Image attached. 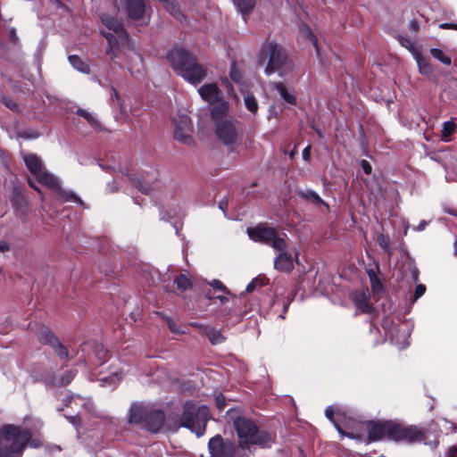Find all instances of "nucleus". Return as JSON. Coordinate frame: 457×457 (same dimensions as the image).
<instances>
[{"instance_id": "43", "label": "nucleus", "mask_w": 457, "mask_h": 457, "mask_svg": "<svg viewBox=\"0 0 457 457\" xmlns=\"http://www.w3.org/2000/svg\"><path fill=\"white\" fill-rule=\"evenodd\" d=\"M215 401H216L217 407L220 410H222L225 407V405H226L225 397L222 395H218L215 398Z\"/></svg>"}, {"instance_id": "63", "label": "nucleus", "mask_w": 457, "mask_h": 457, "mask_svg": "<svg viewBox=\"0 0 457 457\" xmlns=\"http://www.w3.org/2000/svg\"><path fill=\"white\" fill-rule=\"evenodd\" d=\"M454 253L457 255V242L454 244Z\"/></svg>"}, {"instance_id": "29", "label": "nucleus", "mask_w": 457, "mask_h": 457, "mask_svg": "<svg viewBox=\"0 0 457 457\" xmlns=\"http://www.w3.org/2000/svg\"><path fill=\"white\" fill-rule=\"evenodd\" d=\"M242 14L249 13L255 6V0H232Z\"/></svg>"}, {"instance_id": "41", "label": "nucleus", "mask_w": 457, "mask_h": 457, "mask_svg": "<svg viewBox=\"0 0 457 457\" xmlns=\"http://www.w3.org/2000/svg\"><path fill=\"white\" fill-rule=\"evenodd\" d=\"M425 291H426V287L424 285H422V284H419L416 287V289H415V298H414V300H417L418 298L422 296L425 294Z\"/></svg>"}, {"instance_id": "49", "label": "nucleus", "mask_w": 457, "mask_h": 457, "mask_svg": "<svg viewBox=\"0 0 457 457\" xmlns=\"http://www.w3.org/2000/svg\"><path fill=\"white\" fill-rule=\"evenodd\" d=\"M168 326H169V328L170 329V331L173 332V333H177V334L183 333L179 328H177V327L175 326L174 322L171 321L170 320H168Z\"/></svg>"}, {"instance_id": "44", "label": "nucleus", "mask_w": 457, "mask_h": 457, "mask_svg": "<svg viewBox=\"0 0 457 457\" xmlns=\"http://www.w3.org/2000/svg\"><path fill=\"white\" fill-rule=\"evenodd\" d=\"M378 240L379 245L382 246L383 248L387 249L389 247V239L385 236H379Z\"/></svg>"}, {"instance_id": "53", "label": "nucleus", "mask_w": 457, "mask_h": 457, "mask_svg": "<svg viewBox=\"0 0 457 457\" xmlns=\"http://www.w3.org/2000/svg\"><path fill=\"white\" fill-rule=\"evenodd\" d=\"M10 246L5 241H0V252L4 253L9 251Z\"/></svg>"}, {"instance_id": "4", "label": "nucleus", "mask_w": 457, "mask_h": 457, "mask_svg": "<svg viewBox=\"0 0 457 457\" xmlns=\"http://www.w3.org/2000/svg\"><path fill=\"white\" fill-rule=\"evenodd\" d=\"M30 431L12 425L3 428L0 435V457H21L26 444L31 447L40 445L37 440H30Z\"/></svg>"}, {"instance_id": "6", "label": "nucleus", "mask_w": 457, "mask_h": 457, "mask_svg": "<svg viewBox=\"0 0 457 457\" xmlns=\"http://www.w3.org/2000/svg\"><path fill=\"white\" fill-rule=\"evenodd\" d=\"M167 58L175 71L192 84L200 83L205 77V71L195 58L187 51L180 48L169 52Z\"/></svg>"}, {"instance_id": "39", "label": "nucleus", "mask_w": 457, "mask_h": 457, "mask_svg": "<svg viewBox=\"0 0 457 457\" xmlns=\"http://www.w3.org/2000/svg\"><path fill=\"white\" fill-rule=\"evenodd\" d=\"M230 79L236 82V83H239L240 82V79L242 78L241 76V72L239 70L237 69V67L235 65H232L231 69H230Z\"/></svg>"}, {"instance_id": "13", "label": "nucleus", "mask_w": 457, "mask_h": 457, "mask_svg": "<svg viewBox=\"0 0 457 457\" xmlns=\"http://www.w3.org/2000/svg\"><path fill=\"white\" fill-rule=\"evenodd\" d=\"M393 422H369L367 431L369 434V442L378 441L384 438L391 440Z\"/></svg>"}, {"instance_id": "12", "label": "nucleus", "mask_w": 457, "mask_h": 457, "mask_svg": "<svg viewBox=\"0 0 457 457\" xmlns=\"http://www.w3.org/2000/svg\"><path fill=\"white\" fill-rule=\"evenodd\" d=\"M208 449L212 457H233L236 454L234 444L230 441H224L220 435L210 439Z\"/></svg>"}, {"instance_id": "16", "label": "nucleus", "mask_w": 457, "mask_h": 457, "mask_svg": "<svg viewBox=\"0 0 457 457\" xmlns=\"http://www.w3.org/2000/svg\"><path fill=\"white\" fill-rule=\"evenodd\" d=\"M145 426L153 433L158 432L164 422V413L161 411L148 412L145 417Z\"/></svg>"}, {"instance_id": "37", "label": "nucleus", "mask_w": 457, "mask_h": 457, "mask_svg": "<svg viewBox=\"0 0 457 457\" xmlns=\"http://www.w3.org/2000/svg\"><path fill=\"white\" fill-rule=\"evenodd\" d=\"M122 378V373L121 372H114L108 378H101V382L103 383V386H115L117 383H119Z\"/></svg>"}, {"instance_id": "64", "label": "nucleus", "mask_w": 457, "mask_h": 457, "mask_svg": "<svg viewBox=\"0 0 457 457\" xmlns=\"http://www.w3.org/2000/svg\"><path fill=\"white\" fill-rule=\"evenodd\" d=\"M128 69H129V70H131V69H132V67L130 66V64H129V65H128Z\"/></svg>"}, {"instance_id": "17", "label": "nucleus", "mask_w": 457, "mask_h": 457, "mask_svg": "<svg viewBox=\"0 0 457 457\" xmlns=\"http://www.w3.org/2000/svg\"><path fill=\"white\" fill-rule=\"evenodd\" d=\"M127 12L130 19H140L145 12V2L143 0H128Z\"/></svg>"}, {"instance_id": "51", "label": "nucleus", "mask_w": 457, "mask_h": 457, "mask_svg": "<svg viewBox=\"0 0 457 457\" xmlns=\"http://www.w3.org/2000/svg\"><path fill=\"white\" fill-rule=\"evenodd\" d=\"M446 456L457 457V446H451L446 453Z\"/></svg>"}, {"instance_id": "2", "label": "nucleus", "mask_w": 457, "mask_h": 457, "mask_svg": "<svg viewBox=\"0 0 457 457\" xmlns=\"http://www.w3.org/2000/svg\"><path fill=\"white\" fill-rule=\"evenodd\" d=\"M101 21L104 27L101 30V34L106 38L108 43V46L105 50L106 54L109 55L112 60L120 58L123 54H125L128 59L132 57L139 59V56H137L131 46L122 23L108 14H103Z\"/></svg>"}, {"instance_id": "3", "label": "nucleus", "mask_w": 457, "mask_h": 457, "mask_svg": "<svg viewBox=\"0 0 457 457\" xmlns=\"http://www.w3.org/2000/svg\"><path fill=\"white\" fill-rule=\"evenodd\" d=\"M101 21L104 27L101 30V34L106 38L108 43V46L105 50L106 54L109 55L112 60L120 58L123 54H125L128 59L132 57L139 59V56H137L131 46L122 23L108 14H103Z\"/></svg>"}, {"instance_id": "55", "label": "nucleus", "mask_w": 457, "mask_h": 457, "mask_svg": "<svg viewBox=\"0 0 457 457\" xmlns=\"http://www.w3.org/2000/svg\"><path fill=\"white\" fill-rule=\"evenodd\" d=\"M217 299H219L221 303H225L228 301V297L226 295H218Z\"/></svg>"}, {"instance_id": "59", "label": "nucleus", "mask_w": 457, "mask_h": 457, "mask_svg": "<svg viewBox=\"0 0 457 457\" xmlns=\"http://www.w3.org/2000/svg\"><path fill=\"white\" fill-rule=\"evenodd\" d=\"M427 225V222L425 220H422L419 226L417 227V230H423Z\"/></svg>"}, {"instance_id": "52", "label": "nucleus", "mask_w": 457, "mask_h": 457, "mask_svg": "<svg viewBox=\"0 0 457 457\" xmlns=\"http://www.w3.org/2000/svg\"><path fill=\"white\" fill-rule=\"evenodd\" d=\"M310 155H311V146L308 145L303 150V160L309 161Z\"/></svg>"}, {"instance_id": "34", "label": "nucleus", "mask_w": 457, "mask_h": 457, "mask_svg": "<svg viewBox=\"0 0 457 457\" xmlns=\"http://www.w3.org/2000/svg\"><path fill=\"white\" fill-rule=\"evenodd\" d=\"M75 375L74 370H67L60 378H54L53 383L57 386H66L71 383Z\"/></svg>"}, {"instance_id": "42", "label": "nucleus", "mask_w": 457, "mask_h": 457, "mask_svg": "<svg viewBox=\"0 0 457 457\" xmlns=\"http://www.w3.org/2000/svg\"><path fill=\"white\" fill-rule=\"evenodd\" d=\"M260 284L261 285V282H260V279L259 278H254L253 279L247 286H246V288H245V291L247 293H251L254 290V288L256 287V286Z\"/></svg>"}, {"instance_id": "48", "label": "nucleus", "mask_w": 457, "mask_h": 457, "mask_svg": "<svg viewBox=\"0 0 457 457\" xmlns=\"http://www.w3.org/2000/svg\"><path fill=\"white\" fill-rule=\"evenodd\" d=\"M166 8L169 12H170L175 16L180 14L179 10L173 4L168 3L166 5Z\"/></svg>"}, {"instance_id": "33", "label": "nucleus", "mask_w": 457, "mask_h": 457, "mask_svg": "<svg viewBox=\"0 0 457 457\" xmlns=\"http://www.w3.org/2000/svg\"><path fill=\"white\" fill-rule=\"evenodd\" d=\"M54 192L57 194L59 199L62 202L73 201V202H78L79 204H82V201L78 196H76L75 194L62 189L61 185H59V190H54Z\"/></svg>"}, {"instance_id": "7", "label": "nucleus", "mask_w": 457, "mask_h": 457, "mask_svg": "<svg viewBox=\"0 0 457 457\" xmlns=\"http://www.w3.org/2000/svg\"><path fill=\"white\" fill-rule=\"evenodd\" d=\"M260 62H267L264 71L268 76L278 73L279 77H287L293 71V64L287 59L283 47L272 41L263 44L260 53Z\"/></svg>"}, {"instance_id": "25", "label": "nucleus", "mask_w": 457, "mask_h": 457, "mask_svg": "<svg viewBox=\"0 0 457 457\" xmlns=\"http://www.w3.org/2000/svg\"><path fill=\"white\" fill-rule=\"evenodd\" d=\"M47 343L61 359L68 358V351L52 334L47 335Z\"/></svg>"}, {"instance_id": "20", "label": "nucleus", "mask_w": 457, "mask_h": 457, "mask_svg": "<svg viewBox=\"0 0 457 457\" xmlns=\"http://www.w3.org/2000/svg\"><path fill=\"white\" fill-rule=\"evenodd\" d=\"M24 162L28 170L36 177L39 172L44 170L40 159L33 154H25L23 156Z\"/></svg>"}, {"instance_id": "45", "label": "nucleus", "mask_w": 457, "mask_h": 457, "mask_svg": "<svg viewBox=\"0 0 457 457\" xmlns=\"http://www.w3.org/2000/svg\"><path fill=\"white\" fill-rule=\"evenodd\" d=\"M361 168L363 169V170H364V172L366 174H370L371 173L372 167H371V165L370 164L369 162H367L366 160H362L361 162Z\"/></svg>"}, {"instance_id": "18", "label": "nucleus", "mask_w": 457, "mask_h": 457, "mask_svg": "<svg viewBox=\"0 0 457 457\" xmlns=\"http://www.w3.org/2000/svg\"><path fill=\"white\" fill-rule=\"evenodd\" d=\"M37 180L46 187L47 188L54 191L59 190V179L52 173L46 170H42L36 176Z\"/></svg>"}, {"instance_id": "36", "label": "nucleus", "mask_w": 457, "mask_h": 457, "mask_svg": "<svg viewBox=\"0 0 457 457\" xmlns=\"http://www.w3.org/2000/svg\"><path fill=\"white\" fill-rule=\"evenodd\" d=\"M430 54L432 56L438 60L439 62H443L445 65H450L452 62V60L449 56L445 55V53L438 48H431Z\"/></svg>"}, {"instance_id": "35", "label": "nucleus", "mask_w": 457, "mask_h": 457, "mask_svg": "<svg viewBox=\"0 0 457 457\" xmlns=\"http://www.w3.org/2000/svg\"><path fill=\"white\" fill-rule=\"evenodd\" d=\"M301 34H302V37L304 38V39H307L309 40L312 46L316 48L317 50V54H320V50L318 48V42H317V38L316 37L312 34L311 29L307 26H303L301 28Z\"/></svg>"}, {"instance_id": "40", "label": "nucleus", "mask_w": 457, "mask_h": 457, "mask_svg": "<svg viewBox=\"0 0 457 457\" xmlns=\"http://www.w3.org/2000/svg\"><path fill=\"white\" fill-rule=\"evenodd\" d=\"M211 287L215 290L222 291L226 294H229V291L227 289V287L222 284L221 281L214 279L210 283Z\"/></svg>"}, {"instance_id": "21", "label": "nucleus", "mask_w": 457, "mask_h": 457, "mask_svg": "<svg viewBox=\"0 0 457 457\" xmlns=\"http://www.w3.org/2000/svg\"><path fill=\"white\" fill-rule=\"evenodd\" d=\"M147 412L144 406L140 404H133L129 411V420L130 423H140L145 421Z\"/></svg>"}, {"instance_id": "23", "label": "nucleus", "mask_w": 457, "mask_h": 457, "mask_svg": "<svg viewBox=\"0 0 457 457\" xmlns=\"http://www.w3.org/2000/svg\"><path fill=\"white\" fill-rule=\"evenodd\" d=\"M273 86L279 93L281 98H283L287 103L290 104H296V97L294 90L287 88L285 85L279 82L274 83Z\"/></svg>"}, {"instance_id": "15", "label": "nucleus", "mask_w": 457, "mask_h": 457, "mask_svg": "<svg viewBox=\"0 0 457 457\" xmlns=\"http://www.w3.org/2000/svg\"><path fill=\"white\" fill-rule=\"evenodd\" d=\"M278 255L274 260V268L281 272H290L294 269V261L291 254L286 250L278 251Z\"/></svg>"}, {"instance_id": "11", "label": "nucleus", "mask_w": 457, "mask_h": 457, "mask_svg": "<svg viewBox=\"0 0 457 457\" xmlns=\"http://www.w3.org/2000/svg\"><path fill=\"white\" fill-rule=\"evenodd\" d=\"M174 138L185 145L193 142V126L191 119L187 115H179L174 118Z\"/></svg>"}, {"instance_id": "31", "label": "nucleus", "mask_w": 457, "mask_h": 457, "mask_svg": "<svg viewBox=\"0 0 457 457\" xmlns=\"http://www.w3.org/2000/svg\"><path fill=\"white\" fill-rule=\"evenodd\" d=\"M354 303L356 307L362 312H369L370 311V305L365 293L357 294L354 296Z\"/></svg>"}, {"instance_id": "9", "label": "nucleus", "mask_w": 457, "mask_h": 457, "mask_svg": "<svg viewBox=\"0 0 457 457\" xmlns=\"http://www.w3.org/2000/svg\"><path fill=\"white\" fill-rule=\"evenodd\" d=\"M247 235L252 240L269 245L276 251H284L287 248L286 234L278 235L273 228L266 225L260 224L247 228Z\"/></svg>"}, {"instance_id": "38", "label": "nucleus", "mask_w": 457, "mask_h": 457, "mask_svg": "<svg viewBox=\"0 0 457 457\" xmlns=\"http://www.w3.org/2000/svg\"><path fill=\"white\" fill-rule=\"evenodd\" d=\"M175 283L177 287L181 290H187L191 287L190 279L184 274L179 275L176 278Z\"/></svg>"}, {"instance_id": "10", "label": "nucleus", "mask_w": 457, "mask_h": 457, "mask_svg": "<svg viewBox=\"0 0 457 457\" xmlns=\"http://www.w3.org/2000/svg\"><path fill=\"white\" fill-rule=\"evenodd\" d=\"M425 439L423 430L414 426H405L393 422L391 440L395 442L416 443Z\"/></svg>"}, {"instance_id": "1", "label": "nucleus", "mask_w": 457, "mask_h": 457, "mask_svg": "<svg viewBox=\"0 0 457 457\" xmlns=\"http://www.w3.org/2000/svg\"><path fill=\"white\" fill-rule=\"evenodd\" d=\"M211 117L215 124V134L219 140L230 150H235L242 141L243 128L241 123L229 114V104L220 102L211 111Z\"/></svg>"}, {"instance_id": "50", "label": "nucleus", "mask_w": 457, "mask_h": 457, "mask_svg": "<svg viewBox=\"0 0 457 457\" xmlns=\"http://www.w3.org/2000/svg\"><path fill=\"white\" fill-rule=\"evenodd\" d=\"M439 28L443 29H452L457 30V23H441Z\"/></svg>"}, {"instance_id": "54", "label": "nucleus", "mask_w": 457, "mask_h": 457, "mask_svg": "<svg viewBox=\"0 0 457 457\" xmlns=\"http://www.w3.org/2000/svg\"><path fill=\"white\" fill-rule=\"evenodd\" d=\"M412 279L416 282L419 279V270L416 267L411 270Z\"/></svg>"}, {"instance_id": "58", "label": "nucleus", "mask_w": 457, "mask_h": 457, "mask_svg": "<svg viewBox=\"0 0 457 457\" xmlns=\"http://www.w3.org/2000/svg\"><path fill=\"white\" fill-rule=\"evenodd\" d=\"M139 190L144 193V194H149L150 193V190L148 189V187L143 186V185H140L139 187Z\"/></svg>"}, {"instance_id": "14", "label": "nucleus", "mask_w": 457, "mask_h": 457, "mask_svg": "<svg viewBox=\"0 0 457 457\" xmlns=\"http://www.w3.org/2000/svg\"><path fill=\"white\" fill-rule=\"evenodd\" d=\"M198 93L201 97L211 104L217 105L220 102H225L221 100L220 91L215 84H204L199 89Z\"/></svg>"}, {"instance_id": "61", "label": "nucleus", "mask_w": 457, "mask_h": 457, "mask_svg": "<svg viewBox=\"0 0 457 457\" xmlns=\"http://www.w3.org/2000/svg\"><path fill=\"white\" fill-rule=\"evenodd\" d=\"M71 423H73L74 425H77L78 423V418L77 417H71V418H67Z\"/></svg>"}, {"instance_id": "30", "label": "nucleus", "mask_w": 457, "mask_h": 457, "mask_svg": "<svg viewBox=\"0 0 457 457\" xmlns=\"http://www.w3.org/2000/svg\"><path fill=\"white\" fill-rule=\"evenodd\" d=\"M70 63L79 71L83 73H89L90 69L87 63H86L78 55H71L69 56Z\"/></svg>"}, {"instance_id": "46", "label": "nucleus", "mask_w": 457, "mask_h": 457, "mask_svg": "<svg viewBox=\"0 0 457 457\" xmlns=\"http://www.w3.org/2000/svg\"><path fill=\"white\" fill-rule=\"evenodd\" d=\"M2 101L11 110L16 111L18 109V105L15 103L12 102L11 100H9L7 98H3Z\"/></svg>"}, {"instance_id": "22", "label": "nucleus", "mask_w": 457, "mask_h": 457, "mask_svg": "<svg viewBox=\"0 0 457 457\" xmlns=\"http://www.w3.org/2000/svg\"><path fill=\"white\" fill-rule=\"evenodd\" d=\"M334 414H335V411H334L333 407L332 406L327 407V409L325 411V415L334 424L336 429L338 431V433L340 434L341 436H347L349 438L358 439V440L361 439V436L359 435H354L353 433L345 432L342 429L341 426L337 422V420H335Z\"/></svg>"}, {"instance_id": "32", "label": "nucleus", "mask_w": 457, "mask_h": 457, "mask_svg": "<svg viewBox=\"0 0 457 457\" xmlns=\"http://www.w3.org/2000/svg\"><path fill=\"white\" fill-rule=\"evenodd\" d=\"M456 129V124L453 120L445 121L443 124L441 137L445 142L450 141V137L454 133Z\"/></svg>"}, {"instance_id": "56", "label": "nucleus", "mask_w": 457, "mask_h": 457, "mask_svg": "<svg viewBox=\"0 0 457 457\" xmlns=\"http://www.w3.org/2000/svg\"><path fill=\"white\" fill-rule=\"evenodd\" d=\"M28 183H29L30 187H32L35 190H37V192L41 193V191L37 187V186L35 185V183L31 179H29Z\"/></svg>"}, {"instance_id": "62", "label": "nucleus", "mask_w": 457, "mask_h": 457, "mask_svg": "<svg viewBox=\"0 0 457 457\" xmlns=\"http://www.w3.org/2000/svg\"><path fill=\"white\" fill-rule=\"evenodd\" d=\"M386 333L392 337V339L394 338V330H387Z\"/></svg>"}, {"instance_id": "47", "label": "nucleus", "mask_w": 457, "mask_h": 457, "mask_svg": "<svg viewBox=\"0 0 457 457\" xmlns=\"http://www.w3.org/2000/svg\"><path fill=\"white\" fill-rule=\"evenodd\" d=\"M401 44L403 46L408 48V49H411L413 47V42L411 41V39H409V38H401L400 40Z\"/></svg>"}, {"instance_id": "27", "label": "nucleus", "mask_w": 457, "mask_h": 457, "mask_svg": "<svg viewBox=\"0 0 457 457\" xmlns=\"http://www.w3.org/2000/svg\"><path fill=\"white\" fill-rule=\"evenodd\" d=\"M240 90L244 96V102L246 109L252 113L255 114L258 111V102L256 98L248 91L243 88H241Z\"/></svg>"}, {"instance_id": "57", "label": "nucleus", "mask_w": 457, "mask_h": 457, "mask_svg": "<svg viewBox=\"0 0 457 457\" xmlns=\"http://www.w3.org/2000/svg\"><path fill=\"white\" fill-rule=\"evenodd\" d=\"M191 326L194 328H196L203 333V327H205L204 325L199 324V323H191Z\"/></svg>"}, {"instance_id": "19", "label": "nucleus", "mask_w": 457, "mask_h": 457, "mask_svg": "<svg viewBox=\"0 0 457 457\" xmlns=\"http://www.w3.org/2000/svg\"><path fill=\"white\" fill-rule=\"evenodd\" d=\"M413 55L419 68V72L423 76H432L434 74V68L429 61L417 52H414Z\"/></svg>"}, {"instance_id": "8", "label": "nucleus", "mask_w": 457, "mask_h": 457, "mask_svg": "<svg viewBox=\"0 0 457 457\" xmlns=\"http://www.w3.org/2000/svg\"><path fill=\"white\" fill-rule=\"evenodd\" d=\"M209 419L210 412L207 406L203 405L196 408L193 403L187 402L184 405V411L180 417V426L188 428L197 436H202L205 432Z\"/></svg>"}, {"instance_id": "28", "label": "nucleus", "mask_w": 457, "mask_h": 457, "mask_svg": "<svg viewBox=\"0 0 457 457\" xmlns=\"http://www.w3.org/2000/svg\"><path fill=\"white\" fill-rule=\"evenodd\" d=\"M76 113L79 116L84 118L92 128H94V129H100L101 124H100L99 120H97V118L96 117V115L93 112H88V111H87L85 109L79 108V109L77 110Z\"/></svg>"}, {"instance_id": "26", "label": "nucleus", "mask_w": 457, "mask_h": 457, "mask_svg": "<svg viewBox=\"0 0 457 457\" xmlns=\"http://www.w3.org/2000/svg\"><path fill=\"white\" fill-rule=\"evenodd\" d=\"M299 195L312 203L316 205H324L327 209H328V205L320 198V196L313 190L307 189L304 191H299Z\"/></svg>"}, {"instance_id": "60", "label": "nucleus", "mask_w": 457, "mask_h": 457, "mask_svg": "<svg viewBox=\"0 0 457 457\" xmlns=\"http://www.w3.org/2000/svg\"><path fill=\"white\" fill-rule=\"evenodd\" d=\"M112 98L115 97V99L117 101H120V96H119L118 92L114 88H112Z\"/></svg>"}, {"instance_id": "5", "label": "nucleus", "mask_w": 457, "mask_h": 457, "mask_svg": "<svg viewBox=\"0 0 457 457\" xmlns=\"http://www.w3.org/2000/svg\"><path fill=\"white\" fill-rule=\"evenodd\" d=\"M234 427L238 438V448L243 451L252 452L254 445L268 447L271 444V436L266 431L259 430L257 426L245 417L237 418Z\"/></svg>"}, {"instance_id": "24", "label": "nucleus", "mask_w": 457, "mask_h": 457, "mask_svg": "<svg viewBox=\"0 0 457 457\" xmlns=\"http://www.w3.org/2000/svg\"><path fill=\"white\" fill-rule=\"evenodd\" d=\"M203 334L206 335L212 345H219L225 341L220 330L212 327H203Z\"/></svg>"}]
</instances>
